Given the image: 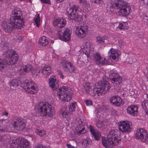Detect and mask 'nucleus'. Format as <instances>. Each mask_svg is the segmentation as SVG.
<instances>
[{
  "label": "nucleus",
  "instance_id": "f257e3e1",
  "mask_svg": "<svg viewBox=\"0 0 148 148\" xmlns=\"http://www.w3.org/2000/svg\"><path fill=\"white\" fill-rule=\"evenodd\" d=\"M22 14L18 8H16L12 12L9 20L2 23V28L5 31L11 33L15 29H19L24 24Z\"/></svg>",
  "mask_w": 148,
  "mask_h": 148
},
{
  "label": "nucleus",
  "instance_id": "f03ea898",
  "mask_svg": "<svg viewBox=\"0 0 148 148\" xmlns=\"http://www.w3.org/2000/svg\"><path fill=\"white\" fill-rule=\"evenodd\" d=\"M3 56L5 59L3 60H0V70L3 69L6 65H12L16 64L18 58L17 54L12 49L5 51Z\"/></svg>",
  "mask_w": 148,
  "mask_h": 148
},
{
  "label": "nucleus",
  "instance_id": "7ed1b4c3",
  "mask_svg": "<svg viewBox=\"0 0 148 148\" xmlns=\"http://www.w3.org/2000/svg\"><path fill=\"white\" fill-rule=\"evenodd\" d=\"M46 105L45 103L40 102L35 107V110L41 115L51 117L54 114V109L51 105H49L48 104Z\"/></svg>",
  "mask_w": 148,
  "mask_h": 148
},
{
  "label": "nucleus",
  "instance_id": "20e7f679",
  "mask_svg": "<svg viewBox=\"0 0 148 148\" xmlns=\"http://www.w3.org/2000/svg\"><path fill=\"white\" fill-rule=\"evenodd\" d=\"M94 90L96 91L98 95L100 96L106 93L109 90L111 86L106 79L103 78L100 82L96 84Z\"/></svg>",
  "mask_w": 148,
  "mask_h": 148
},
{
  "label": "nucleus",
  "instance_id": "39448f33",
  "mask_svg": "<svg viewBox=\"0 0 148 148\" xmlns=\"http://www.w3.org/2000/svg\"><path fill=\"white\" fill-rule=\"evenodd\" d=\"M116 2H114V6L117 8L119 10V13L123 16H125L129 15L130 12L131 8L123 0H116Z\"/></svg>",
  "mask_w": 148,
  "mask_h": 148
},
{
  "label": "nucleus",
  "instance_id": "423d86ee",
  "mask_svg": "<svg viewBox=\"0 0 148 148\" xmlns=\"http://www.w3.org/2000/svg\"><path fill=\"white\" fill-rule=\"evenodd\" d=\"M66 87H61L57 91L58 98L63 101H68L71 98V92Z\"/></svg>",
  "mask_w": 148,
  "mask_h": 148
},
{
  "label": "nucleus",
  "instance_id": "0eeeda50",
  "mask_svg": "<svg viewBox=\"0 0 148 148\" xmlns=\"http://www.w3.org/2000/svg\"><path fill=\"white\" fill-rule=\"evenodd\" d=\"M78 7L75 5H73L72 8L70 9L71 12L68 14L69 18L72 20H74L75 21H78L79 23H82L83 19L81 13L77 9Z\"/></svg>",
  "mask_w": 148,
  "mask_h": 148
},
{
  "label": "nucleus",
  "instance_id": "6e6552de",
  "mask_svg": "<svg viewBox=\"0 0 148 148\" xmlns=\"http://www.w3.org/2000/svg\"><path fill=\"white\" fill-rule=\"evenodd\" d=\"M19 139L13 140L12 143L11 144L10 148H30L29 143L27 140H25V142H22Z\"/></svg>",
  "mask_w": 148,
  "mask_h": 148
},
{
  "label": "nucleus",
  "instance_id": "1a4fd4ad",
  "mask_svg": "<svg viewBox=\"0 0 148 148\" xmlns=\"http://www.w3.org/2000/svg\"><path fill=\"white\" fill-rule=\"evenodd\" d=\"M25 81L23 82V84L24 85V89L27 92L31 94H34L37 92L38 89L33 85V83L32 82L27 80H25Z\"/></svg>",
  "mask_w": 148,
  "mask_h": 148
},
{
  "label": "nucleus",
  "instance_id": "9d476101",
  "mask_svg": "<svg viewBox=\"0 0 148 148\" xmlns=\"http://www.w3.org/2000/svg\"><path fill=\"white\" fill-rule=\"evenodd\" d=\"M61 29L59 27V29L57 30L58 35L60 38V39L63 41H69L71 38L70 34L71 31L69 28H66L62 34V36H61Z\"/></svg>",
  "mask_w": 148,
  "mask_h": 148
},
{
  "label": "nucleus",
  "instance_id": "9b49d317",
  "mask_svg": "<svg viewBox=\"0 0 148 148\" xmlns=\"http://www.w3.org/2000/svg\"><path fill=\"white\" fill-rule=\"evenodd\" d=\"M61 64L64 71L68 73H74L76 70L73 64L70 62L66 60H63L61 63Z\"/></svg>",
  "mask_w": 148,
  "mask_h": 148
},
{
  "label": "nucleus",
  "instance_id": "f8f14e48",
  "mask_svg": "<svg viewBox=\"0 0 148 148\" xmlns=\"http://www.w3.org/2000/svg\"><path fill=\"white\" fill-rule=\"evenodd\" d=\"M130 122L127 121H121L119 124V129L122 132H130L131 127L130 125Z\"/></svg>",
  "mask_w": 148,
  "mask_h": 148
},
{
  "label": "nucleus",
  "instance_id": "ddd939ff",
  "mask_svg": "<svg viewBox=\"0 0 148 148\" xmlns=\"http://www.w3.org/2000/svg\"><path fill=\"white\" fill-rule=\"evenodd\" d=\"M137 138L142 141H147L148 143V135L143 129H140L137 130L136 134Z\"/></svg>",
  "mask_w": 148,
  "mask_h": 148
},
{
  "label": "nucleus",
  "instance_id": "4468645a",
  "mask_svg": "<svg viewBox=\"0 0 148 148\" xmlns=\"http://www.w3.org/2000/svg\"><path fill=\"white\" fill-rule=\"evenodd\" d=\"M108 101L112 104L115 106H119L123 104L122 99L118 95L110 97Z\"/></svg>",
  "mask_w": 148,
  "mask_h": 148
},
{
  "label": "nucleus",
  "instance_id": "2eb2a0df",
  "mask_svg": "<svg viewBox=\"0 0 148 148\" xmlns=\"http://www.w3.org/2000/svg\"><path fill=\"white\" fill-rule=\"evenodd\" d=\"M13 127L16 130L21 131L25 128V123L24 120L17 118L16 120L13 123Z\"/></svg>",
  "mask_w": 148,
  "mask_h": 148
},
{
  "label": "nucleus",
  "instance_id": "dca6fc26",
  "mask_svg": "<svg viewBox=\"0 0 148 148\" xmlns=\"http://www.w3.org/2000/svg\"><path fill=\"white\" fill-rule=\"evenodd\" d=\"M88 31V27L86 25L82 26L80 27H77L76 31V34L81 38L86 36V34Z\"/></svg>",
  "mask_w": 148,
  "mask_h": 148
},
{
  "label": "nucleus",
  "instance_id": "f3484780",
  "mask_svg": "<svg viewBox=\"0 0 148 148\" xmlns=\"http://www.w3.org/2000/svg\"><path fill=\"white\" fill-rule=\"evenodd\" d=\"M93 57L95 60L96 64L98 65H103L106 63V59L101 58L99 53H96L94 54Z\"/></svg>",
  "mask_w": 148,
  "mask_h": 148
},
{
  "label": "nucleus",
  "instance_id": "a211bd4d",
  "mask_svg": "<svg viewBox=\"0 0 148 148\" xmlns=\"http://www.w3.org/2000/svg\"><path fill=\"white\" fill-rule=\"evenodd\" d=\"M66 23V19L58 18L53 22V24L54 26H57L60 28H62L65 25Z\"/></svg>",
  "mask_w": 148,
  "mask_h": 148
},
{
  "label": "nucleus",
  "instance_id": "6ab92c4d",
  "mask_svg": "<svg viewBox=\"0 0 148 148\" xmlns=\"http://www.w3.org/2000/svg\"><path fill=\"white\" fill-rule=\"evenodd\" d=\"M127 112L133 116H136L138 113V107L135 105H131L127 109Z\"/></svg>",
  "mask_w": 148,
  "mask_h": 148
},
{
  "label": "nucleus",
  "instance_id": "aec40b11",
  "mask_svg": "<svg viewBox=\"0 0 148 148\" xmlns=\"http://www.w3.org/2000/svg\"><path fill=\"white\" fill-rule=\"evenodd\" d=\"M112 78L110 80L112 83H114L116 85L120 84L121 82V78L117 74L113 73L112 74Z\"/></svg>",
  "mask_w": 148,
  "mask_h": 148
},
{
  "label": "nucleus",
  "instance_id": "412c9836",
  "mask_svg": "<svg viewBox=\"0 0 148 148\" xmlns=\"http://www.w3.org/2000/svg\"><path fill=\"white\" fill-rule=\"evenodd\" d=\"M32 69L31 65L29 64L26 65L20 69L19 71L20 72V74L21 75H25L27 73L30 72L32 70Z\"/></svg>",
  "mask_w": 148,
  "mask_h": 148
},
{
  "label": "nucleus",
  "instance_id": "4be33fe9",
  "mask_svg": "<svg viewBox=\"0 0 148 148\" xmlns=\"http://www.w3.org/2000/svg\"><path fill=\"white\" fill-rule=\"evenodd\" d=\"M109 138L107 137V140H102V143L103 145L106 148H111L112 145H114L113 140L111 139L109 140Z\"/></svg>",
  "mask_w": 148,
  "mask_h": 148
},
{
  "label": "nucleus",
  "instance_id": "5701e85b",
  "mask_svg": "<svg viewBox=\"0 0 148 148\" xmlns=\"http://www.w3.org/2000/svg\"><path fill=\"white\" fill-rule=\"evenodd\" d=\"M119 134V132L116 130H111L108 135V137L109 138V140L111 139L113 140L116 136L118 137Z\"/></svg>",
  "mask_w": 148,
  "mask_h": 148
},
{
  "label": "nucleus",
  "instance_id": "b1692460",
  "mask_svg": "<svg viewBox=\"0 0 148 148\" xmlns=\"http://www.w3.org/2000/svg\"><path fill=\"white\" fill-rule=\"evenodd\" d=\"M56 79L53 78H50L49 79V85L54 90L55 89L56 90L59 87L58 84L56 82Z\"/></svg>",
  "mask_w": 148,
  "mask_h": 148
},
{
  "label": "nucleus",
  "instance_id": "393cba45",
  "mask_svg": "<svg viewBox=\"0 0 148 148\" xmlns=\"http://www.w3.org/2000/svg\"><path fill=\"white\" fill-rule=\"evenodd\" d=\"M21 83V81L18 79H12L10 84V89L14 90Z\"/></svg>",
  "mask_w": 148,
  "mask_h": 148
},
{
  "label": "nucleus",
  "instance_id": "a878e982",
  "mask_svg": "<svg viewBox=\"0 0 148 148\" xmlns=\"http://www.w3.org/2000/svg\"><path fill=\"white\" fill-rule=\"evenodd\" d=\"M49 42L46 38L45 36H43L41 38L39 39L38 43L41 45L42 46H46L48 44Z\"/></svg>",
  "mask_w": 148,
  "mask_h": 148
},
{
  "label": "nucleus",
  "instance_id": "bb28decb",
  "mask_svg": "<svg viewBox=\"0 0 148 148\" xmlns=\"http://www.w3.org/2000/svg\"><path fill=\"white\" fill-rule=\"evenodd\" d=\"M1 41V44L3 45L4 49H8L9 48L10 46V44L6 41V38H2Z\"/></svg>",
  "mask_w": 148,
  "mask_h": 148
},
{
  "label": "nucleus",
  "instance_id": "cd10ccee",
  "mask_svg": "<svg viewBox=\"0 0 148 148\" xmlns=\"http://www.w3.org/2000/svg\"><path fill=\"white\" fill-rule=\"evenodd\" d=\"M90 85V84L89 83L85 84L83 88V91L84 92L85 91L87 94H90V92L91 90Z\"/></svg>",
  "mask_w": 148,
  "mask_h": 148
},
{
  "label": "nucleus",
  "instance_id": "c85d7f7f",
  "mask_svg": "<svg viewBox=\"0 0 148 148\" xmlns=\"http://www.w3.org/2000/svg\"><path fill=\"white\" fill-rule=\"evenodd\" d=\"M142 106L146 113L148 114V100H145L142 103Z\"/></svg>",
  "mask_w": 148,
  "mask_h": 148
},
{
  "label": "nucleus",
  "instance_id": "c756f323",
  "mask_svg": "<svg viewBox=\"0 0 148 148\" xmlns=\"http://www.w3.org/2000/svg\"><path fill=\"white\" fill-rule=\"evenodd\" d=\"M107 37L105 36L101 37L99 36L96 37V42L98 44H103L105 40H107Z\"/></svg>",
  "mask_w": 148,
  "mask_h": 148
},
{
  "label": "nucleus",
  "instance_id": "7c9ffc66",
  "mask_svg": "<svg viewBox=\"0 0 148 148\" xmlns=\"http://www.w3.org/2000/svg\"><path fill=\"white\" fill-rule=\"evenodd\" d=\"M112 50L114 49L112 48L110 49V52L111 54H110V57H111L114 60H116L117 58H118L120 56V55L117 52H116L114 53H113Z\"/></svg>",
  "mask_w": 148,
  "mask_h": 148
},
{
  "label": "nucleus",
  "instance_id": "2f4dec72",
  "mask_svg": "<svg viewBox=\"0 0 148 148\" xmlns=\"http://www.w3.org/2000/svg\"><path fill=\"white\" fill-rule=\"evenodd\" d=\"M34 21L35 23L36 24V26L38 27L40 24V14H36L35 17L34 18Z\"/></svg>",
  "mask_w": 148,
  "mask_h": 148
},
{
  "label": "nucleus",
  "instance_id": "473e14b6",
  "mask_svg": "<svg viewBox=\"0 0 148 148\" xmlns=\"http://www.w3.org/2000/svg\"><path fill=\"white\" fill-rule=\"evenodd\" d=\"M119 27L121 29H127L128 27V25L127 23H120Z\"/></svg>",
  "mask_w": 148,
  "mask_h": 148
},
{
  "label": "nucleus",
  "instance_id": "72a5a7b5",
  "mask_svg": "<svg viewBox=\"0 0 148 148\" xmlns=\"http://www.w3.org/2000/svg\"><path fill=\"white\" fill-rule=\"evenodd\" d=\"M83 144L86 145V147H90L92 144L91 140L89 139H84Z\"/></svg>",
  "mask_w": 148,
  "mask_h": 148
},
{
  "label": "nucleus",
  "instance_id": "f704fd0d",
  "mask_svg": "<svg viewBox=\"0 0 148 148\" xmlns=\"http://www.w3.org/2000/svg\"><path fill=\"white\" fill-rule=\"evenodd\" d=\"M35 132L36 134L40 136H42L45 134L46 132L44 130H39L38 129L35 130Z\"/></svg>",
  "mask_w": 148,
  "mask_h": 148
},
{
  "label": "nucleus",
  "instance_id": "c9c22d12",
  "mask_svg": "<svg viewBox=\"0 0 148 148\" xmlns=\"http://www.w3.org/2000/svg\"><path fill=\"white\" fill-rule=\"evenodd\" d=\"M121 140V138L120 136V134H119L118 135V137L116 136V138L113 140L114 143V145H116L117 143H120Z\"/></svg>",
  "mask_w": 148,
  "mask_h": 148
},
{
  "label": "nucleus",
  "instance_id": "e433bc0d",
  "mask_svg": "<svg viewBox=\"0 0 148 148\" xmlns=\"http://www.w3.org/2000/svg\"><path fill=\"white\" fill-rule=\"evenodd\" d=\"M60 113L61 114L63 117L64 118H66L68 116V112L66 111L65 108L64 107L63 109L60 110Z\"/></svg>",
  "mask_w": 148,
  "mask_h": 148
},
{
  "label": "nucleus",
  "instance_id": "4c0bfd02",
  "mask_svg": "<svg viewBox=\"0 0 148 148\" xmlns=\"http://www.w3.org/2000/svg\"><path fill=\"white\" fill-rule=\"evenodd\" d=\"M93 136L96 140H99L101 137V133L99 132H96L93 135Z\"/></svg>",
  "mask_w": 148,
  "mask_h": 148
},
{
  "label": "nucleus",
  "instance_id": "58836bf2",
  "mask_svg": "<svg viewBox=\"0 0 148 148\" xmlns=\"http://www.w3.org/2000/svg\"><path fill=\"white\" fill-rule=\"evenodd\" d=\"M105 122L104 121H99L97 123L96 126L98 128H101L103 127L104 126H105Z\"/></svg>",
  "mask_w": 148,
  "mask_h": 148
},
{
  "label": "nucleus",
  "instance_id": "ea45409f",
  "mask_svg": "<svg viewBox=\"0 0 148 148\" xmlns=\"http://www.w3.org/2000/svg\"><path fill=\"white\" fill-rule=\"evenodd\" d=\"M76 103L75 102H73L72 105L70 106V108H69V110L70 112L71 111L73 112L75 110V107L76 106Z\"/></svg>",
  "mask_w": 148,
  "mask_h": 148
},
{
  "label": "nucleus",
  "instance_id": "a19ab883",
  "mask_svg": "<svg viewBox=\"0 0 148 148\" xmlns=\"http://www.w3.org/2000/svg\"><path fill=\"white\" fill-rule=\"evenodd\" d=\"M86 130H85V128L83 127L81 130L78 129L77 133V134L80 135L81 134H84Z\"/></svg>",
  "mask_w": 148,
  "mask_h": 148
},
{
  "label": "nucleus",
  "instance_id": "79ce46f5",
  "mask_svg": "<svg viewBox=\"0 0 148 148\" xmlns=\"http://www.w3.org/2000/svg\"><path fill=\"white\" fill-rule=\"evenodd\" d=\"M51 67H49L47 68V69H43L39 71L41 72L43 74L46 73V71H51Z\"/></svg>",
  "mask_w": 148,
  "mask_h": 148
},
{
  "label": "nucleus",
  "instance_id": "37998d69",
  "mask_svg": "<svg viewBox=\"0 0 148 148\" xmlns=\"http://www.w3.org/2000/svg\"><path fill=\"white\" fill-rule=\"evenodd\" d=\"M90 131L91 133V134L93 135L94 134L95 135V133L96 132H95V129H94V127L93 126L90 125L89 127Z\"/></svg>",
  "mask_w": 148,
  "mask_h": 148
},
{
  "label": "nucleus",
  "instance_id": "c03bdc74",
  "mask_svg": "<svg viewBox=\"0 0 148 148\" xmlns=\"http://www.w3.org/2000/svg\"><path fill=\"white\" fill-rule=\"evenodd\" d=\"M80 3H82L83 5L85 7L88 6L89 4L85 0H80Z\"/></svg>",
  "mask_w": 148,
  "mask_h": 148
},
{
  "label": "nucleus",
  "instance_id": "a18cd8bd",
  "mask_svg": "<svg viewBox=\"0 0 148 148\" xmlns=\"http://www.w3.org/2000/svg\"><path fill=\"white\" fill-rule=\"evenodd\" d=\"M85 102L87 106H90L92 105V102L91 100H87L85 101Z\"/></svg>",
  "mask_w": 148,
  "mask_h": 148
},
{
  "label": "nucleus",
  "instance_id": "49530a36",
  "mask_svg": "<svg viewBox=\"0 0 148 148\" xmlns=\"http://www.w3.org/2000/svg\"><path fill=\"white\" fill-rule=\"evenodd\" d=\"M118 43L119 46L121 48H123L124 47V46L125 45V43L123 41L121 40L119 41Z\"/></svg>",
  "mask_w": 148,
  "mask_h": 148
},
{
  "label": "nucleus",
  "instance_id": "de8ad7c7",
  "mask_svg": "<svg viewBox=\"0 0 148 148\" xmlns=\"http://www.w3.org/2000/svg\"><path fill=\"white\" fill-rule=\"evenodd\" d=\"M42 3H48V4H50V0H40Z\"/></svg>",
  "mask_w": 148,
  "mask_h": 148
},
{
  "label": "nucleus",
  "instance_id": "09e8293b",
  "mask_svg": "<svg viewBox=\"0 0 148 148\" xmlns=\"http://www.w3.org/2000/svg\"><path fill=\"white\" fill-rule=\"evenodd\" d=\"M92 3H95L99 4L100 3L101 0H91Z\"/></svg>",
  "mask_w": 148,
  "mask_h": 148
},
{
  "label": "nucleus",
  "instance_id": "8fccbe9b",
  "mask_svg": "<svg viewBox=\"0 0 148 148\" xmlns=\"http://www.w3.org/2000/svg\"><path fill=\"white\" fill-rule=\"evenodd\" d=\"M145 75L147 76V77L148 79V68H147V70L145 71Z\"/></svg>",
  "mask_w": 148,
  "mask_h": 148
},
{
  "label": "nucleus",
  "instance_id": "3c124183",
  "mask_svg": "<svg viewBox=\"0 0 148 148\" xmlns=\"http://www.w3.org/2000/svg\"><path fill=\"white\" fill-rule=\"evenodd\" d=\"M35 148H46V147L42 145H39Z\"/></svg>",
  "mask_w": 148,
  "mask_h": 148
},
{
  "label": "nucleus",
  "instance_id": "603ef678",
  "mask_svg": "<svg viewBox=\"0 0 148 148\" xmlns=\"http://www.w3.org/2000/svg\"><path fill=\"white\" fill-rule=\"evenodd\" d=\"M7 131V130L6 129H1L0 128V132H5Z\"/></svg>",
  "mask_w": 148,
  "mask_h": 148
},
{
  "label": "nucleus",
  "instance_id": "864d4df0",
  "mask_svg": "<svg viewBox=\"0 0 148 148\" xmlns=\"http://www.w3.org/2000/svg\"><path fill=\"white\" fill-rule=\"evenodd\" d=\"M67 147L69 148H75V147L69 144H67Z\"/></svg>",
  "mask_w": 148,
  "mask_h": 148
},
{
  "label": "nucleus",
  "instance_id": "5fc2aeb1",
  "mask_svg": "<svg viewBox=\"0 0 148 148\" xmlns=\"http://www.w3.org/2000/svg\"><path fill=\"white\" fill-rule=\"evenodd\" d=\"M22 38V37L21 36H19L17 39V41L18 42H20V40H21Z\"/></svg>",
  "mask_w": 148,
  "mask_h": 148
},
{
  "label": "nucleus",
  "instance_id": "6e6d98bb",
  "mask_svg": "<svg viewBox=\"0 0 148 148\" xmlns=\"http://www.w3.org/2000/svg\"><path fill=\"white\" fill-rule=\"evenodd\" d=\"M5 136H1L0 135V141L3 140H4L5 139L4 138V137Z\"/></svg>",
  "mask_w": 148,
  "mask_h": 148
},
{
  "label": "nucleus",
  "instance_id": "4d7b16f0",
  "mask_svg": "<svg viewBox=\"0 0 148 148\" xmlns=\"http://www.w3.org/2000/svg\"><path fill=\"white\" fill-rule=\"evenodd\" d=\"M3 115H5L6 116H7L8 115V113L6 112H3Z\"/></svg>",
  "mask_w": 148,
  "mask_h": 148
},
{
  "label": "nucleus",
  "instance_id": "13d9d810",
  "mask_svg": "<svg viewBox=\"0 0 148 148\" xmlns=\"http://www.w3.org/2000/svg\"><path fill=\"white\" fill-rule=\"evenodd\" d=\"M51 71H46V73H45V74H46L47 75H49L50 74Z\"/></svg>",
  "mask_w": 148,
  "mask_h": 148
},
{
  "label": "nucleus",
  "instance_id": "bf43d9fd",
  "mask_svg": "<svg viewBox=\"0 0 148 148\" xmlns=\"http://www.w3.org/2000/svg\"><path fill=\"white\" fill-rule=\"evenodd\" d=\"M60 77L62 79H63L64 78V76L63 74H62L60 75Z\"/></svg>",
  "mask_w": 148,
  "mask_h": 148
},
{
  "label": "nucleus",
  "instance_id": "052dcab7",
  "mask_svg": "<svg viewBox=\"0 0 148 148\" xmlns=\"http://www.w3.org/2000/svg\"><path fill=\"white\" fill-rule=\"evenodd\" d=\"M48 67L47 66L45 65L44 66L43 69H47V68Z\"/></svg>",
  "mask_w": 148,
  "mask_h": 148
},
{
  "label": "nucleus",
  "instance_id": "680f3d73",
  "mask_svg": "<svg viewBox=\"0 0 148 148\" xmlns=\"http://www.w3.org/2000/svg\"><path fill=\"white\" fill-rule=\"evenodd\" d=\"M63 0H56L58 2H62Z\"/></svg>",
  "mask_w": 148,
  "mask_h": 148
},
{
  "label": "nucleus",
  "instance_id": "e2e57ef3",
  "mask_svg": "<svg viewBox=\"0 0 148 148\" xmlns=\"http://www.w3.org/2000/svg\"><path fill=\"white\" fill-rule=\"evenodd\" d=\"M58 73H59V75H60L61 74H62V72L61 71H58Z\"/></svg>",
  "mask_w": 148,
  "mask_h": 148
},
{
  "label": "nucleus",
  "instance_id": "0e129e2a",
  "mask_svg": "<svg viewBox=\"0 0 148 148\" xmlns=\"http://www.w3.org/2000/svg\"><path fill=\"white\" fill-rule=\"evenodd\" d=\"M1 34L0 33V37H1Z\"/></svg>",
  "mask_w": 148,
  "mask_h": 148
},
{
  "label": "nucleus",
  "instance_id": "69168bd1",
  "mask_svg": "<svg viewBox=\"0 0 148 148\" xmlns=\"http://www.w3.org/2000/svg\"><path fill=\"white\" fill-rule=\"evenodd\" d=\"M87 57H89V56H87Z\"/></svg>",
  "mask_w": 148,
  "mask_h": 148
}]
</instances>
